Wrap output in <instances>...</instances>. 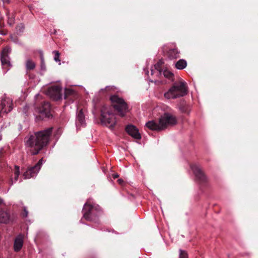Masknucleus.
<instances>
[{
  "instance_id": "nucleus-1",
  "label": "nucleus",
  "mask_w": 258,
  "mask_h": 258,
  "mask_svg": "<svg viewBox=\"0 0 258 258\" xmlns=\"http://www.w3.org/2000/svg\"><path fill=\"white\" fill-rule=\"evenodd\" d=\"M52 128L34 133L25 139L26 147L32 155H37L49 142Z\"/></svg>"
},
{
  "instance_id": "nucleus-2",
  "label": "nucleus",
  "mask_w": 258,
  "mask_h": 258,
  "mask_svg": "<svg viewBox=\"0 0 258 258\" xmlns=\"http://www.w3.org/2000/svg\"><path fill=\"white\" fill-rule=\"evenodd\" d=\"M177 122L175 116L169 113H165L162 115L159 121L151 120L146 123V126L151 130L160 131L165 130L170 125H173Z\"/></svg>"
},
{
  "instance_id": "nucleus-3",
  "label": "nucleus",
  "mask_w": 258,
  "mask_h": 258,
  "mask_svg": "<svg viewBox=\"0 0 258 258\" xmlns=\"http://www.w3.org/2000/svg\"><path fill=\"white\" fill-rule=\"evenodd\" d=\"M187 90L186 83L183 80H180L174 83L164 96L167 99H174L186 95Z\"/></svg>"
},
{
  "instance_id": "nucleus-4",
  "label": "nucleus",
  "mask_w": 258,
  "mask_h": 258,
  "mask_svg": "<svg viewBox=\"0 0 258 258\" xmlns=\"http://www.w3.org/2000/svg\"><path fill=\"white\" fill-rule=\"evenodd\" d=\"M83 211L84 218L87 220L92 221L100 214L101 210L98 205L87 202L84 206Z\"/></svg>"
},
{
  "instance_id": "nucleus-5",
  "label": "nucleus",
  "mask_w": 258,
  "mask_h": 258,
  "mask_svg": "<svg viewBox=\"0 0 258 258\" xmlns=\"http://www.w3.org/2000/svg\"><path fill=\"white\" fill-rule=\"evenodd\" d=\"M112 105L117 112L118 114L123 117L128 111V106L124 100L117 95H112L110 97Z\"/></svg>"
},
{
  "instance_id": "nucleus-6",
  "label": "nucleus",
  "mask_w": 258,
  "mask_h": 258,
  "mask_svg": "<svg viewBox=\"0 0 258 258\" xmlns=\"http://www.w3.org/2000/svg\"><path fill=\"white\" fill-rule=\"evenodd\" d=\"M101 122L109 127H113L116 123V119L115 115L110 112L109 108L104 106L101 110Z\"/></svg>"
},
{
  "instance_id": "nucleus-7",
  "label": "nucleus",
  "mask_w": 258,
  "mask_h": 258,
  "mask_svg": "<svg viewBox=\"0 0 258 258\" xmlns=\"http://www.w3.org/2000/svg\"><path fill=\"white\" fill-rule=\"evenodd\" d=\"M43 163V159L42 158L34 166L28 167L27 170L23 174L24 178L26 179L35 177L39 171Z\"/></svg>"
},
{
  "instance_id": "nucleus-8",
  "label": "nucleus",
  "mask_w": 258,
  "mask_h": 258,
  "mask_svg": "<svg viewBox=\"0 0 258 258\" xmlns=\"http://www.w3.org/2000/svg\"><path fill=\"white\" fill-rule=\"evenodd\" d=\"M13 109L12 100L8 97L4 96L2 98L0 105V114L8 113Z\"/></svg>"
},
{
  "instance_id": "nucleus-9",
  "label": "nucleus",
  "mask_w": 258,
  "mask_h": 258,
  "mask_svg": "<svg viewBox=\"0 0 258 258\" xmlns=\"http://www.w3.org/2000/svg\"><path fill=\"white\" fill-rule=\"evenodd\" d=\"M11 52V49L9 46H6L3 48L1 53V60L2 65L7 67H11L10 58L9 56Z\"/></svg>"
},
{
  "instance_id": "nucleus-10",
  "label": "nucleus",
  "mask_w": 258,
  "mask_h": 258,
  "mask_svg": "<svg viewBox=\"0 0 258 258\" xmlns=\"http://www.w3.org/2000/svg\"><path fill=\"white\" fill-rule=\"evenodd\" d=\"M61 88L60 86H54L48 89L47 94L54 99L57 100L61 98Z\"/></svg>"
},
{
  "instance_id": "nucleus-11",
  "label": "nucleus",
  "mask_w": 258,
  "mask_h": 258,
  "mask_svg": "<svg viewBox=\"0 0 258 258\" xmlns=\"http://www.w3.org/2000/svg\"><path fill=\"white\" fill-rule=\"evenodd\" d=\"M190 168L193 171L197 179L201 182H204L206 181V177L198 165L192 164L191 165Z\"/></svg>"
},
{
  "instance_id": "nucleus-12",
  "label": "nucleus",
  "mask_w": 258,
  "mask_h": 258,
  "mask_svg": "<svg viewBox=\"0 0 258 258\" xmlns=\"http://www.w3.org/2000/svg\"><path fill=\"white\" fill-rule=\"evenodd\" d=\"M125 131L128 135L136 139H141V135L138 129L133 125H128L125 128Z\"/></svg>"
},
{
  "instance_id": "nucleus-13",
  "label": "nucleus",
  "mask_w": 258,
  "mask_h": 258,
  "mask_svg": "<svg viewBox=\"0 0 258 258\" xmlns=\"http://www.w3.org/2000/svg\"><path fill=\"white\" fill-rule=\"evenodd\" d=\"M11 221L10 214L8 212L0 210V223L6 224Z\"/></svg>"
},
{
  "instance_id": "nucleus-14",
  "label": "nucleus",
  "mask_w": 258,
  "mask_h": 258,
  "mask_svg": "<svg viewBox=\"0 0 258 258\" xmlns=\"http://www.w3.org/2000/svg\"><path fill=\"white\" fill-rule=\"evenodd\" d=\"M13 174L11 176L10 182L11 184L15 183L18 179L20 175V167L17 165L14 166V169L12 170Z\"/></svg>"
},
{
  "instance_id": "nucleus-15",
  "label": "nucleus",
  "mask_w": 258,
  "mask_h": 258,
  "mask_svg": "<svg viewBox=\"0 0 258 258\" xmlns=\"http://www.w3.org/2000/svg\"><path fill=\"white\" fill-rule=\"evenodd\" d=\"M23 245V237L21 235H19L15 239L14 242V250L19 251Z\"/></svg>"
},
{
  "instance_id": "nucleus-16",
  "label": "nucleus",
  "mask_w": 258,
  "mask_h": 258,
  "mask_svg": "<svg viewBox=\"0 0 258 258\" xmlns=\"http://www.w3.org/2000/svg\"><path fill=\"white\" fill-rule=\"evenodd\" d=\"M77 124H80L81 125H84L85 123V116L84 114V112L83 109H81L77 115Z\"/></svg>"
},
{
  "instance_id": "nucleus-17",
  "label": "nucleus",
  "mask_w": 258,
  "mask_h": 258,
  "mask_svg": "<svg viewBox=\"0 0 258 258\" xmlns=\"http://www.w3.org/2000/svg\"><path fill=\"white\" fill-rule=\"evenodd\" d=\"M167 54L170 59H175L179 57V52L176 48L170 49Z\"/></svg>"
},
{
  "instance_id": "nucleus-18",
  "label": "nucleus",
  "mask_w": 258,
  "mask_h": 258,
  "mask_svg": "<svg viewBox=\"0 0 258 258\" xmlns=\"http://www.w3.org/2000/svg\"><path fill=\"white\" fill-rule=\"evenodd\" d=\"M187 66V62L184 59L179 60L175 64V67L178 70H182Z\"/></svg>"
},
{
  "instance_id": "nucleus-19",
  "label": "nucleus",
  "mask_w": 258,
  "mask_h": 258,
  "mask_svg": "<svg viewBox=\"0 0 258 258\" xmlns=\"http://www.w3.org/2000/svg\"><path fill=\"white\" fill-rule=\"evenodd\" d=\"M50 109V105L48 102H44L42 105V108L40 109V112L41 113H47Z\"/></svg>"
},
{
  "instance_id": "nucleus-20",
  "label": "nucleus",
  "mask_w": 258,
  "mask_h": 258,
  "mask_svg": "<svg viewBox=\"0 0 258 258\" xmlns=\"http://www.w3.org/2000/svg\"><path fill=\"white\" fill-rule=\"evenodd\" d=\"M35 63L31 59H28L26 62V68L27 70H32L35 68Z\"/></svg>"
},
{
  "instance_id": "nucleus-21",
  "label": "nucleus",
  "mask_w": 258,
  "mask_h": 258,
  "mask_svg": "<svg viewBox=\"0 0 258 258\" xmlns=\"http://www.w3.org/2000/svg\"><path fill=\"white\" fill-rule=\"evenodd\" d=\"M163 63L162 60H160L156 64L154 65L155 69L157 70V74H161V66Z\"/></svg>"
},
{
  "instance_id": "nucleus-22",
  "label": "nucleus",
  "mask_w": 258,
  "mask_h": 258,
  "mask_svg": "<svg viewBox=\"0 0 258 258\" xmlns=\"http://www.w3.org/2000/svg\"><path fill=\"white\" fill-rule=\"evenodd\" d=\"M164 76L169 79H172L173 76V74L169 71L165 70L163 72Z\"/></svg>"
},
{
  "instance_id": "nucleus-23",
  "label": "nucleus",
  "mask_w": 258,
  "mask_h": 258,
  "mask_svg": "<svg viewBox=\"0 0 258 258\" xmlns=\"http://www.w3.org/2000/svg\"><path fill=\"white\" fill-rule=\"evenodd\" d=\"M53 53L54 54V59L56 62H60L59 59L60 54L58 51L54 50L53 51Z\"/></svg>"
},
{
  "instance_id": "nucleus-24",
  "label": "nucleus",
  "mask_w": 258,
  "mask_h": 258,
  "mask_svg": "<svg viewBox=\"0 0 258 258\" xmlns=\"http://www.w3.org/2000/svg\"><path fill=\"white\" fill-rule=\"evenodd\" d=\"M8 24L10 25H12L14 23V22H15L14 17L13 16V15H10L9 14L8 15Z\"/></svg>"
},
{
  "instance_id": "nucleus-25",
  "label": "nucleus",
  "mask_w": 258,
  "mask_h": 258,
  "mask_svg": "<svg viewBox=\"0 0 258 258\" xmlns=\"http://www.w3.org/2000/svg\"><path fill=\"white\" fill-rule=\"evenodd\" d=\"M179 252V258H188V255L186 251L180 249Z\"/></svg>"
},
{
  "instance_id": "nucleus-26",
  "label": "nucleus",
  "mask_w": 258,
  "mask_h": 258,
  "mask_svg": "<svg viewBox=\"0 0 258 258\" xmlns=\"http://www.w3.org/2000/svg\"><path fill=\"white\" fill-rule=\"evenodd\" d=\"M23 217H27L28 216V212L26 210V208H25L24 209V213H23Z\"/></svg>"
},
{
  "instance_id": "nucleus-27",
  "label": "nucleus",
  "mask_w": 258,
  "mask_h": 258,
  "mask_svg": "<svg viewBox=\"0 0 258 258\" xmlns=\"http://www.w3.org/2000/svg\"><path fill=\"white\" fill-rule=\"evenodd\" d=\"M41 68L42 69H45L44 58L42 56H41Z\"/></svg>"
},
{
  "instance_id": "nucleus-28",
  "label": "nucleus",
  "mask_w": 258,
  "mask_h": 258,
  "mask_svg": "<svg viewBox=\"0 0 258 258\" xmlns=\"http://www.w3.org/2000/svg\"><path fill=\"white\" fill-rule=\"evenodd\" d=\"M113 177L114 178H116L118 177V175L117 174H114L113 175Z\"/></svg>"
},
{
  "instance_id": "nucleus-29",
  "label": "nucleus",
  "mask_w": 258,
  "mask_h": 258,
  "mask_svg": "<svg viewBox=\"0 0 258 258\" xmlns=\"http://www.w3.org/2000/svg\"><path fill=\"white\" fill-rule=\"evenodd\" d=\"M117 181L120 184H122V183L123 182V181L122 179H118Z\"/></svg>"
},
{
  "instance_id": "nucleus-30",
  "label": "nucleus",
  "mask_w": 258,
  "mask_h": 258,
  "mask_svg": "<svg viewBox=\"0 0 258 258\" xmlns=\"http://www.w3.org/2000/svg\"><path fill=\"white\" fill-rule=\"evenodd\" d=\"M3 200L1 198H0V205H2L3 204Z\"/></svg>"
},
{
  "instance_id": "nucleus-31",
  "label": "nucleus",
  "mask_w": 258,
  "mask_h": 258,
  "mask_svg": "<svg viewBox=\"0 0 258 258\" xmlns=\"http://www.w3.org/2000/svg\"><path fill=\"white\" fill-rule=\"evenodd\" d=\"M154 73V71L153 69H151V74L153 75Z\"/></svg>"
}]
</instances>
